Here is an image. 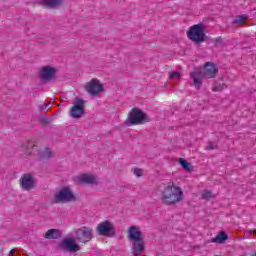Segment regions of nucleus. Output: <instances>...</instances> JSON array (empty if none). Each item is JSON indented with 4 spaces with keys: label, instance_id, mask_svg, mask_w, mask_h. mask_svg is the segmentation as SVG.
<instances>
[{
    "label": "nucleus",
    "instance_id": "nucleus-1",
    "mask_svg": "<svg viewBox=\"0 0 256 256\" xmlns=\"http://www.w3.org/2000/svg\"><path fill=\"white\" fill-rule=\"evenodd\" d=\"M160 199L164 205H177L185 199V192L175 182H168L161 192Z\"/></svg>",
    "mask_w": 256,
    "mask_h": 256
},
{
    "label": "nucleus",
    "instance_id": "nucleus-2",
    "mask_svg": "<svg viewBox=\"0 0 256 256\" xmlns=\"http://www.w3.org/2000/svg\"><path fill=\"white\" fill-rule=\"evenodd\" d=\"M128 239L133 243V251L138 254L145 249L143 242V234L141 233V229L137 226H131L128 228Z\"/></svg>",
    "mask_w": 256,
    "mask_h": 256
},
{
    "label": "nucleus",
    "instance_id": "nucleus-3",
    "mask_svg": "<svg viewBox=\"0 0 256 256\" xmlns=\"http://www.w3.org/2000/svg\"><path fill=\"white\" fill-rule=\"evenodd\" d=\"M149 116L139 108H133L128 113V118L126 120V125H144V123H149Z\"/></svg>",
    "mask_w": 256,
    "mask_h": 256
},
{
    "label": "nucleus",
    "instance_id": "nucleus-4",
    "mask_svg": "<svg viewBox=\"0 0 256 256\" xmlns=\"http://www.w3.org/2000/svg\"><path fill=\"white\" fill-rule=\"evenodd\" d=\"M187 37L193 43H203L207 37L205 36V26L203 24H195L187 31Z\"/></svg>",
    "mask_w": 256,
    "mask_h": 256
},
{
    "label": "nucleus",
    "instance_id": "nucleus-5",
    "mask_svg": "<svg viewBox=\"0 0 256 256\" xmlns=\"http://www.w3.org/2000/svg\"><path fill=\"white\" fill-rule=\"evenodd\" d=\"M69 201H75V194L69 187H63L56 191L54 195V203H67Z\"/></svg>",
    "mask_w": 256,
    "mask_h": 256
},
{
    "label": "nucleus",
    "instance_id": "nucleus-6",
    "mask_svg": "<svg viewBox=\"0 0 256 256\" xmlns=\"http://www.w3.org/2000/svg\"><path fill=\"white\" fill-rule=\"evenodd\" d=\"M84 89L89 95H101L105 91V85L99 79L92 78L84 85Z\"/></svg>",
    "mask_w": 256,
    "mask_h": 256
},
{
    "label": "nucleus",
    "instance_id": "nucleus-7",
    "mask_svg": "<svg viewBox=\"0 0 256 256\" xmlns=\"http://www.w3.org/2000/svg\"><path fill=\"white\" fill-rule=\"evenodd\" d=\"M96 232L104 237H115V225L111 221L105 220L97 225Z\"/></svg>",
    "mask_w": 256,
    "mask_h": 256
},
{
    "label": "nucleus",
    "instance_id": "nucleus-8",
    "mask_svg": "<svg viewBox=\"0 0 256 256\" xmlns=\"http://www.w3.org/2000/svg\"><path fill=\"white\" fill-rule=\"evenodd\" d=\"M202 75L207 79H214L216 75H219V68L215 63L206 62L201 69Z\"/></svg>",
    "mask_w": 256,
    "mask_h": 256
},
{
    "label": "nucleus",
    "instance_id": "nucleus-9",
    "mask_svg": "<svg viewBox=\"0 0 256 256\" xmlns=\"http://www.w3.org/2000/svg\"><path fill=\"white\" fill-rule=\"evenodd\" d=\"M84 110H85V102L81 99H76V101L73 103V106L70 110V115L73 117V119H79L83 117Z\"/></svg>",
    "mask_w": 256,
    "mask_h": 256
},
{
    "label": "nucleus",
    "instance_id": "nucleus-10",
    "mask_svg": "<svg viewBox=\"0 0 256 256\" xmlns=\"http://www.w3.org/2000/svg\"><path fill=\"white\" fill-rule=\"evenodd\" d=\"M76 238L80 243H87L93 239V229L83 227L76 231Z\"/></svg>",
    "mask_w": 256,
    "mask_h": 256
},
{
    "label": "nucleus",
    "instance_id": "nucleus-11",
    "mask_svg": "<svg viewBox=\"0 0 256 256\" xmlns=\"http://www.w3.org/2000/svg\"><path fill=\"white\" fill-rule=\"evenodd\" d=\"M57 74V68L53 66H43L39 71V77L43 81H52Z\"/></svg>",
    "mask_w": 256,
    "mask_h": 256
},
{
    "label": "nucleus",
    "instance_id": "nucleus-12",
    "mask_svg": "<svg viewBox=\"0 0 256 256\" xmlns=\"http://www.w3.org/2000/svg\"><path fill=\"white\" fill-rule=\"evenodd\" d=\"M20 187L24 191H31V189H35V178L31 174H24L20 178Z\"/></svg>",
    "mask_w": 256,
    "mask_h": 256
},
{
    "label": "nucleus",
    "instance_id": "nucleus-13",
    "mask_svg": "<svg viewBox=\"0 0 256 256\" xmlns=\"http://www.w3.org/2000/svg\"><path fill=\"white\" fill-rule=\"evenodd\" d=\"M203 77L205 76L203 75V72L200 68H197L193 72H191L190 79L195 89H201L203 85Z\"/></svg>",
    "mask_w": 256,
    "mask_h": 256
},
{
    "label": "nucleus",
    "instance_id": "nucleus-14",
    "mask_svg": "<svg viewBox=\"0 0 256 256\" xmlns=\"http://www.w3.org/2000/svg\"><path fill=\"white\" fill-rule=\"evenodd\" d=\"M75 183L86 185H97V177L93 174H80L74 178Z\"/></svg>",
    "mask_w": 256,
    "mask_h": 256
},
{
    "label": "nucleus",
    "instance_id": "nucleus-15",
    "mask_svg": "<svg viewBox=\"0 0 256 256\" xmlns=\"http://www.w3.org/2000/svg\"><path fill=\"white\" fill-rule=\"evenodd\" d=\"M61 247L64 249V251H69L70 253H75L81 249L73 238L64 239L61 243Z\"/></svg>",
    "mask_w": 256,
    "mask_h": 256
},
{
    "label": "nucleus",
    "instance_id": "nucleus-16",
    "mask_svg": "<svg viewBox=\"0 0 256 256\" xmlns=\"http://www.w3.org/2000/svg\"><path fill=\"white\" fill-rule=\"evenodd\" d=\"M43 7H47L48 9H53L55 7H59L63 0H41Z\"/></svg>",
    "mask_w": 256,
    "mask_h": 256
},
{
    "label": "nucleus",
    "instance_id": "nucleus-17",
    "mask_svg": "<svg viewBox=\"0 0 256 256\" xmlns=\"http://www.w3.org/2000/svg\"><path fill=\"white\" fill-rule=\"evenodd\" d=\"M178 163L184 171H187V173H191L193 171V164L185 160V158H179Z\"/></svg>",
    "mask_w": 256,
    "mask_h": 256
},
{
    "label": "nucleus",
    "instance_id": "nucleus-18",
    "mask_svg": "<svg viewBox=\"0 0 256 256\" xmlns=\"http://www.w3.org/2000/svg\"><path fill=\"white\" fill-rule=\"evenodd\" d=\"M227 239H229V236L227 235V233L220 231L215 238H213V243H225L227 241Z\"/></svg>",
    "mask_w": 256,
    "mask_h": 256
},
{
    "label": "nucleus",
    "instance_id": "nucleus-19",
    "mask_svg": "<svg viewBox=\"0 0 256 256\" xmlns=\"http://www.w3.org/2000/svg\"><path fill=\"white\" fill-rule=\"evenodd\" d=\"M45 239H59L61 232L57 229H50L44 235Z\"/></svg>",
    "mask_w": 256,
    "mask_h": 256
},
{
    "label": "nucleus",
    "instance_id": "nucleus-20",
    "mask_svg": "<svg viewBox=\"0 0 256 256\" xmlns=\"http://www.w3.org/2000/svg\"><path fill=\"white\" fill-rule=\"evenodd\" d=\"M248 19H249V16H247L245 14L238 15L234 19L233 23H234V25H243V23H245V21H247Z\"/></svg>",
    "mask_w": 256,
    "mask_h": 256
},
{
    "label": "nucleus",
    "instance_id": "nucleus-21",
    "mask_svg": "<svg viewBox=\"0 0 256 256\" xmlns=\"http://www.w3.org/2000/svg\"><path fill=\"white\" fill-rule=\"evenodd\" d=\"M213 197H215V195L211 191L204 190L201 193V198L202 199H213Z\"/></svg>",
    "mask_w": 256,
    "mask_h": 256
},
{
    "label": "nucleus",
    "instance_id": "nucleus-22",
    "mask_svg": "<svg viewBox=\"0 0 256 256\" xmlns=\"http://www.w3.org/2000/svg\"><path fill=\"white\" fill-rule=\"evenodd\" d=\"M226 85L224 83L219 84V83H215L212 87V91H223V89H226Z\"/></svg>",
    "mask_w": 256,
    "mask_h": 256
},
{
    "label": "nucleus",
    "instance_id": "nucleus-23",
    "mask_svg": "<svg viewBox=\"0 0 256 256\" xmlns=\"http://www.w3.org/2000/svg\"><path fill=\"white\" fill-rule=\"evenodd\" d=\"M132 173L133 175H135V177H143V169L141 168H137V167L133 168Z\"/></svg>",
    "mask_w": 256,
    "mask_h": 256
},
{
    "label": "nucleus",
    "instance_id": "nucleus-24",
    "mask_svg": "<svg viewBox=\"0 0 256 256\" xmlns=\"http://www.w3.org/2000/svg\"><path fill=\"white\" fill-rule=\"evenodd\" d=\"M169 79H181V73L173 71L169 73Z\"/></svg>",
    "mask_w": 256,
    "mask_h": 256
},
{
    "label": "nucleus",
    "instance_id": "nucleus-25",
    "mask_svg": "<svg viewBox=\"0 0 256 256\" xmlns=\"http://www.w3.org/2000/svg\"><path fill=\"white\" fill-rule=\"evenodd\" d=\"M42 157L44 159H49V157H51V150L49 148H46L42 153Z\"/></svg>",
    "mask_w": 256,
    "mask_h": 256
},
{
    "label": "nucleus",
    "instance_id": "nucleus-26",
    "mask_svg": "<svg viewBox=\"0 0 256 256\" xmlns=\"http://www.w3.org/2000/svg\"><path fill=\"white\" fill-rule=\"evenodd\" d=\"M41 111H43V113H47L48 109H51V105L49 104H43L41 107H40Z\"/></svg>",
    "mask_w": 256,
    "mask_h": 256
},
{
    "label": "nucleus",
    "instance_id": "nucleus-27",
    "mask_svg": "<svg viewBox=\"0 0 256 256\" xmlns=\"http://www.w3.org/2000/svg\"><path fill=\"white\" fill-rule=\"evenodd\" d=\"M216 148H217V145H215V144H208L206 146V149H216Z\"/></svg>",
    "mask_w": 256,
    "mask_h": 256
},
{
    "label": "nucleus",
    "instance_id": "nucleus-28",
    "mask_svg": "<svg viewBox=\"0 0 256 256\" xmlns=\"http://www.w3.org/2000/svg\"><path fill=\"white\" fill-rule=\"evenodd\" d=\"M15 255V250H11L8 254V256H14Z\"/></svg>",
    "mask_w": 256,
    "mask_h": 256
},
{
    "label": "nucleus",
    "instance_id": "nucleus-29",
    "mask_svg": "<svg viewBox=\"0 0 256 256\" xmlns=\"http://www.w3.org/2000/svg\"><path fill=\"white\" fill-rule=\"evenodd\" d=\"M249 233H250L251 235H255V234H256V229L250 230Z\"/></svg>",
    "mask_w": 256,
    "mask_h": 256
}]
</instances>
